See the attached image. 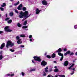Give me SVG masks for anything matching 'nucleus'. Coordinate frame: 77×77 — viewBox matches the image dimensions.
Instances as JSON below:
<instances>
[{
  "label": "nucleus",
  "mask_w": 77,
  "mask_h": 77,
  "mask_svg": "<svg viewBox=\"0 0 77 77\" xmlns=\"http://www.w3.org/2000/svg\"><path fill=\"white\" fill-rule=\"evenodd\" d=\"M54 63H56V61H54Z\"/></svg>",
  "instance_id": "603ef678"
},
{
  "label": "nucleus",
  "mask_w": 77,
  "mask_h": 77,
  "mask_svg": "<svg viewBox=\"0 0 77 77\" xmlns=\"http://www.w3.org/2000/svg\"><path fill=\"white\" fill-rule=\"evenodd\" d=\"M16 39L18 41L17 42L18 44H20L22 43V42L21 41V39H20V37L17 36L16 37Z\"/></svg>",
  "instance_id": "423d86ee"
},
{
  "label": "nucleus",
  "mask_w": 77,
  "mask_h": 77,
  "mask_svg": "<svg viewBox=\"0 0 77 77\" xmlns=\"http://www.w3.org/2000/svg\"><path fill=\"white\" fill-rule=\"evenodd\" d=\"M70 53H71V51H68L66 53L64 54V56H67V55L68 54H70Z\"/></svg>",
  "instance_id": "1a4fd4ad"
},
{
  "label": "nucleus",
  "mask_w": 77,
  "mask_h": 77,
  "mask_svg": "<svg viewBox=\"0 0 77 77\" xmlns=\"http://www.w3.org/2000/svg\"><path fill=\"white\" fill-rule=\"evenodd\" d=\"M5 29L6 32H11L12 31V30L9 29V27L8 26H6L5 28Z\"/></svg>",
  "instance_id": "39448f33"
},
{
  "label": "nucleus",
  "mask_w": 77,
  "mask_h": 77,
  "mask_svg": "<svg viewBox=\"0 0 77 77\" xmlns=\"http://www.w3.org/2000/svg\"><path fill=\"white\" fill-rule=\"evenodd\" d=\"M24 20H23V21H24Z\"/></svg>",
  "instance_id": "e2e57ef3"
},
{
  "label": "nucleus",
  "mask_w": 77,
  "mask_h": 77,
  "mask_svg": "<svg viewBox=\"0 0 77 77\" xmlns=\"http://www.w3.org/2000/svg\"><path fill=\"white\" fill-rule=\"evenodd\" d=\"M10 8H12V5L10 6Z\"/></svg>",
  "instance_id": "5fc2aeb1"
},
{
  "label": "nucleus",
  "mask_w": 77,
  "mask_h": 77,
  "mask_svg": "<svg viewBox=\"0 0 77 77\" xmlns=\"http://www.w3.org/2000/svg\"><path fill=\"white\" fill-rule=\"evenodd\" d=\"M2 51H0V54H2Z\"/></svg>",
  "instance_id": "3c124183"
},
{
  "label": "nucleus",
  "mask_w": 77,
  "mask_h": 77,
  "mask_svg": "<svg viewBox=\"0 0 77 77\" xmlns=\"http://www.w3.org/2000/svg\"><path fill=\"white\" fill-rule=\"evenodd\" d=\"M36 70V69H33L30 70V71H35Z\"/></svg>",
  "instance_id": "cd10ccee"
},
{
  "label": "nucleus",
  "mask_w": 77,
  "mask_h": 77,
  "mask_svg": "<svg viewBox=\"0 0 77 77\" xmlns=\"http://www.w3.org/2000/svg\"><path fill=\"white\" fill-rule=\"evenodd\" d=\"M54 68H57V66H55Z\"/></svg>",
  "instance_id": "864d4df0"
},
{
  "label": "nucleus",
  "mask_w": 77,
  "mask_h": 77,
  "mask_svg": "<svg viewBox=\"0 0 77 77\" xmlns=\"http://www.w3.org/2000/svg\"><path fill=\"white\" fill-rule=\"evenodd\" d=\"M46 54H46V53H45V56H46Z\"/></svg>",
  "instance_id": "bf43d9fd"
},
{
  "label": "nucleus",
  "mask_w": 77,
  "mask_h": 77,
  "mask_svg": "<svg viewBox=\"0 0 77 77\" xmlns=\"http://www.w3.org/2000/svg\"><path fill=\"white\" fill-rule=\"evenodd\" d=\"M5 43H4L2 44L0 47L1 49H2L3 47H5Z\"/></svg>",
  "instance_id": "2eb2a0df"
},
{
  "label": "nucleus",
  "mask_w": 77,
  "mask_h": 77,
  "mask_svg": "<svg viewBox=\"0 0 77 77\" xmlns=\"http://www.w3.org/2000/svg\"><path fill=\"white\" fill-rule=\"evenodd\" d=\"M23 11H26V7H24L23 8Z\"/></svg>",
  "instance_id": "4be33fe9"
},
{
  "label": "nucleus",
  "mask_w": 77,
  "mask_h": 77,
  "mask_svg": "<svg viewBox=\"0 0 77 77\" xmlns=\"http://www.w3.org/2000/svg\"><path fill=\"white\" fill-rule=\"evenodd\" d=\"M21 74H22V75L23 76L24 75V73L23 72H22L21 73Z\"/></svg>",
  "instance_id": "ea45409f"
},
{
  "label": "nucleus",
  "mask_w": 77,
  "mask_h": 77,
  "mask_svg": "<svg viewBox=\"0 0 77 77\" xmlns=\"http://www.w3.org/2000/svg\"><path fill=\"white\" fill-rule=\"evenodd\" d=\"M74 72H72L70 74L71 75H73V74H74Z\"/></svg>",
  "instance_id": "de8ad7c7"
},
{
  "label": "nucleus",
  "mask_w": 77,
  "mask_h": 77,
  "mask_svg": "<svg viewBox=\"0 0 77 77\" xmlns=\"http://www.w3.org/2000/svg\"><path fill=\"white\" fill-rule=\"evenodd\" d=\"M10 51H11V52H14L15 50H12V49H10Z\"/></svg>",
  "instance_id": "2f4dec72"
},
{
  "label": "nucleus",
  "mask_w": 77,
  "mask_h": 77,
  "mask_svg": "<svg viewBox=\"0 0 77 77\" xmlns=\"http://www.w3.org/2000/svg\"><path fill=\"white\" fill-rule=\"evenodd\" d=\"M26 30H27V29H26Z\"/></svg>",
  "instance_id": "0e129e2a"
},
{
  "label": "nucleus",
  "mask_w": 77,
  "mask_h": 77,
  "mask_svg": "<svg viewBox=\"0 0 77 77\" xmlns=\"http://www.w3.org/2000/svg\"><path fill=\"white\" fill-rule=\"evenodd\" d=\"M75 62V61H73V62Z\"/></svg>",
  "instance_id": "680f3d73"
},
{
  "label": "nucleus",
  "mask_w": 77,
  "mask_h": 77,
  "mask_svg": "<svg viewBox=\"0 0 77 77\" xmlns=\"http://www.w3.org/2000/svg\"><path fill=\"white\" fill-rule=\"evenodd\" d=\"M75 55L77 56V52L75 53Z\"/></svg>",
  "instance_id": "8fccbe9b"
},
{
  "label": "nucleus",
  "mask_w": 77,
  "mask_h": 77,
  "mask_svg": "<svg viewBox=\"0 0 77 77\" xmlns=\"http://www.w3.org/2000/svg\"><path fill=\"white\" fill-rule=\"evenodd\" d=\"M3 58V57L2 56V55H1L0 56V60H2Z\"/></svg>",
  "instance_id": "c85d7f7f"
},
{
  "label": "nucleus",
  "mask_w": 77,
  "mask_h": 77,
  "mask_svg": "<svg viewBox=\"0 0 77 77\" xmlns=\"http://www.w3.org/2000/svg\"><path fill=\"white\" fill-rule=\"evenodd\" d=\"M74 64H73L71 66L69 67V69H70L72 67H73V66H74Z\"/></svg>",
  "instance_id": "a211bd4d"
},
{
  "label": "nucleus",
  "mask_w": 77,
  "mask_h": 77,
  "mask_svg": "<svg viewBox=\"0 0 77 77\" xmlns=\"http://www.w3.org/2000/svg\"><path fill=\"white\" fill-rule=\"evenodd\" d=\"M14 13L12 12H11L9 14V15L11 16V17H12Z\"/></svg>",
  "instance_id": "f3484780"
},
{
  "label": "nucleus",
  "mask_w": 77,
  "mask_h": 77,
  "mask_svg": "<svg viewBox=\"0 0 77 77\" xmlns=\"http://www.w3.org/2000/svg\"><path fill=\"white\" fill-rule=\"evenodd\" d=\"M51 77V75H50L48 76V77Z\"/></svg>",
  "instance_id": "37998d69"
},
{
  "label": "nucleus",
  "mask_w": 77,
  "mask_h": 77,
  "mask_svg": "<svg viewBox=\"0 0 77 77\" xmlns=\"http://www.w3.org/2000/svg\"><path fill=\"white\" fill-rule=\"evenodd\" d=\"M73 54H74V53H73V52H72L70 54V56H72V55H73Z\"/></svg>",
  "instance_id": "72a5a7b5"
},
{
  "label": "nucleus",
  "mask_w": 77,
  "mask_h": 77,
  "mask_svg": "<svg viewBox=\"0 0 77 77\" xmlns=\"http://www.w3.org/2000/svg\"><path fill=\"white\" fill-rule=\"evenodd\" d=\"M42 65H43V66H45L47 65V62H45L44 61H43L41 63Z\"/></svg>",
  "instance_id": "9b49d317"
},
{
  "label": "nucleus",
  "mask_w": 77,
  "mask_h": 77,
  "mask_svg": "<svg viewBox=\"0 0 77 77\" xmlns=\"http://www.w3.org/2000/svg\"><path fill=\"white\" fill-rule=\"evenodd\" d=\"M27 27H28L27 26H23L22 27V28L23 29H26V28H27Z\"/></svg>",
  "instance_id": "b1692460"
},
{
  "label": "nucleus",
  "mask_w": 77,
  "mask_h": 77,
  "mask_svg": "<svg viewBox=\"0 0 77 77\" xmlns=\"http://www.w3.org/2000/svg\"><path fill=\"white\" fill-rule=\"evenodd\" d=\"M1 16H2V15L1 14H0V17H1Z\"/></svg>",
  "instance_id": "052dcab7"
},
{
  "label": "nucleus",
  "mask_w": 77,
  "mask_h": 77,
  "mask_svg": "<svg viewBox=\"0 0 77 77\" xmlns=\"http://www.w3.org/2000/svg\"><path fill=\"white\" fill-rule=\"evenodd\" d=\"M15 12L16 13H17V14H18V11L16 10H15Z\"/></svg>",
  "instance_id": "e433bc0d"
},
{
  "label": "nucleus",
  "mask_w": 77,
  "mask_h": 77,
  "mask_svg": "<svg viewBox=\"0 0 77 77\" xmlns=\"http://www.w3.org/2000/svg\"><path fill=\"white\" fill-rule=\"evenodd\" d=\"M20 47H21L22 48H24V46L23 45H21L20 46Z\"/></svg>",
  "instance_id": "a19ab883"
},
{
  "label": "nucleus",
  "mask_w": 77,
  "mask_h": 77,
  "mask_svg": "<svg viewBox=\"0 0 77 77\" xmlns=\"http://www.w3.org/2000/svg\"><path fill=\"white\" fill-rule=\"evenodd\" d=\"M58 71H59V69H56L54 70L55 72H58Z\"/></svg>",
  "instance_id": "7c9ffc66"
},
{
  "label": "nucleus",
  "mask_w": 77,
  "mask_h": 77,
  "mask_svg": "<svg viewBox=\"0 0 77 77\" xmlns=\"http://www.w3.org/2000/svg\"><path fill=\"white\" fill-rule=\"evenodd\" d=\"M12 20H10L8 21V23H12Z\"/></svg>",
  "instance_id": "bb28decb"
},
{
  "label": "nucleus",
  "mask_w": 77,
  "mask_h": 77,
  "mask_svg": "<svg viewBox=\"0 0 77 77\" xmlns=\"http://www.w3.org/2000/svg\"><path fill=\"white\" fill-rule=\"evenodd\" d=\"M61 51H62V49L61 48H59L58 50L56 51V52L58 53V55L60 56H62L61 58L60 59V61H62L63 60V54L60 53Z\"/></svg>",
  "instance_id": "f03ea898"
},
{
  "label": "nucleus",
  "mask_w": 77,
  "mask_h": 77,
  "mask_svg": "<svg viewBox=\"0 0 77 77\" xmlns=\"http://www.w3.org/2000/svg\"><path fill=\"white\" fill-rule=\"evenodd\" d=\"M14 45V44L12 42L10 41H8L7 43L6 47L7 48H8V47H9V46L12 47Z\"/></svg>",
  "instance_id": "7ed1b4c3"
},
{
  "label": "nucleus",
  "mask_w": 77,
  "mask_h": 77,
  "mask_svg": "<svg viewBox=\"0 0 77 77\" xmlns=\"http://www.w3.org/2000/svg\"><path fill=\"white\" fill-rule=\"evenodd\" d=\"M3 32L2 31H0V34H1V33H2Z\"/></svg>",
  "instance_id": "c03bdc74"
},
{
  "label": "nucleus",
  "mask_w": 77,
  "mask_h": 77,
  "mask_svg": "<svg viewBox=\"0 0 77 77\" xmlns=\"http://www.w3.org/2000/svg\"><path fill=\"white\" fill-rule=\"evenodd\" d=\"M48 69V66H47L46 68H45V70H47Z\"/></svg>",
  "instance_id": "f704fd0d"
},
{
  "label": "nucleus",
  "mask_w": 77,
  "mask_h": 77,
  "mask_svg": "<svg viewBox=\"0 0 77 77\" xmlns=\"http://www.w3.org/2000/svg\"><path fill=\"white\" fill-rule=\"evenodd\" d=\"M22 6H23L22 4H20V5L18 7L17 9H18V10H21Z\"/></svg>",
  "instance_id": "ddd939ff"
},
{
  "label": "nucleus",
  "mask_w": 77,
  "mask_h": 77,
  "mask_svg": "<svg viewBox=\"0 0 77 77\" xmlns=\"http://www.w3.org/2000/svg\"><path fill=\"white\" fill-rule=\"evenodd\" d=\"M58 76L60 77H65V76L64 75H56L54 77H58Z\"/></svg>",
  "instance_id": "f8f14e48"
},
{
  "label": "nucleus",
  "mask_w": 77,
  "mask_h": 77,
  "mask_svg": "<svg viewBox=\"0 0 77 77\" xmlns=\"http://www.w3.org/2000/svg\"><path fill=\"white\" fill-rule=\"evenodd\" d=\"M14 74H12L11 75H10V74H7V75H8V76H9V75H11V76H14Z\"/></svg>",
  "instance_id": "5701e85b"
},
{
  "label": "nucleus",
  "mask_w": 77,
  "mask_h": 77,
  "mask_svg": "<svg viewBox=\"0 0 77 77\" xmlns=\"http://www.w3.org/2000/svg\"><path fill=\"white\" fill-rule=\"evenodd\" d=\"M0 9L1 10V11H4V8H0Z\"/></svg>",
  "instance_id": "c756f323"
},
{
  "label": "nucleus",
  "mask_w": 77,
  "mask_h": 77,
  "mask_svg": "<svg viewBox=\"0 0 77 77\" xmlns=\"http://www.w3.org/2000/svg\"><path fill=\"white\" fill-rule=\"evenodd\" d=\"M20 37L22 38H24L25 37V35L24 34H22L20 35Z\"/></svg>",
  "instance_id": "6ab92c4d"
},
{
  "label": "nucleus",
  "mask_w": 77,
  "mask_h": 77,
  "mask_svg": "<svg viewBox=\"0 0 77 77\" xmlns=\"http://www.w3.org/2000/svg\"><path fill=\"white\" fill-rule=\"evenodd\" d=\"M6 6V3H4L3 5H1V7H5Z\"/></svg>",
  "instance_id": "412c9836"
},
{
  "label": "nucleus",
  "mask_w": 77,
  "mask_h": 77,
  "mask_svg": "<svg viewBox=\"0 0 77 77\" xmlns=\"http://www.w3.org/2000/svg\"><path fill=\"white\" fill-rule=\"evenodd\" d=\"M63 50L64 51H66L67 50V49L66 48H64L63 49Z\"/></svg>",
  "instance_id": "79ce46f5"
},
{
  "label": "nucleus",
  "mask_w": 77,
  "mask_h": 77,
  "mask_svg": "<svg viewBox=\"0 0 77 77\" xmlns=\"http://www.w3.org/2000/svg\"><path fill=\"white\" fill-rule=\"evenodd\" d=\"M32 38V35H30L29 36V38L30 39H29V41L30 42H33V41H34V40L33 39V38Z\"/></svg>",
  "instance_id": "0eeeda50"
},
{
  "label": "nucleus",
  "mask_w": 77,
  "mask_h": 77,
  "mask_svg": "<svg viewBox=\"0 0 77 77\" xmlns=\"http://www.w3.org/2000/svg\"><path fill=\"white\" fill-rule=\"evenodd\" d=\"M56 57V54L54 53H53L51 56V57H52V58H54V57Z\"/></svg>",
  "instance_id": "dca6fc26"
},
{
  "label": "nucleus",
  "mask_w": 77,
  "mask_h": 77,
  "mask_svg": "<svg viewBox=\"0 0 77 77\" xmlns=\"http://www.w3.org/2000/svg\"><path fill=\"white\" fill-rule=\"evenodd\" d=\"M44 74H43V76H45L46 75V73H45V72H44Z\"/></svg>",
  "instance_id": "c9c22d12"
},
{
  "label": "nucleus",
  "mask_w": 77,
  "mask_h": 77,
  "mask_svg": "<svg viewBox=\"0 0 77 77\" xmlns=\"http://www.w3.org/2000/svg\"><path fill=\"white\" fill-rule=\"evenodd\" d=\"M72 70H73V72H74V70H75V68H73V69H72Z\"/></svg>",
  "instance_id": "09e8293b"
},
{
  "label": "nucleus",
  "mask_w": 77,
  "mask_h": 77,
  "mask_svg": "<svg viewBox=\"0 0 77 77\" xmlns=\"http://www.w3.org/2000/svg\"><path fill=\"white\" fill-rule=\"evenodd\" d=\"M77 25H75L74 26V28L75 29H77Z\"/></svg>",
  "instance_id": "4c0bfd02"
},
{
  "label": "nucleus",
  "mask_w": 77,
  "mask_h": 77,
  "mask_svg": "<svg viewBox=\"0 0 77 77\" xmlns=\"http://www.w3.org/2000/svg\"><path fill=\"white\" fill-rule=\"evenodd\" d=\"M42 3L43 5H47V2L45 0H43L42 1Z\"/></svg>",
  "instance_id": "9d476101"
},
{
  "label": "nucleus",
  "mask_w": 77,
  "mask_h": 77,
  "mask_svg": "<svg viewBox=\"0 0 77 77\" xmlns=\"http://www.w3.org/2000/svg\"><path fill=\"white\" fill-rule=\"evenodd\" d=\"M68 65V61H65L64 63V66H67Z\"/></svg>",
  "instance_id": "4468645a"
},
{
  "label": "nucleus",
  "mask_w": 77,
  "mask_h": 77,
  "mask_svg": "<svg viewBox=\"0 0 77 77\" xmlns=\"http://www.w3.org/2000/svg\"><path fill=\"white\" fill-rule=\"evenodd\" d=\"M6 17H7V15H8V14H6Z\"/></svg>",
  "instance_id": "6e6d98bb"
},
{
  "label": "nucleus",
  "mask_w": 77,
  "mask_h": 77,
  "mask_svg": "<svg viewBox=\"0 0 77 77\" xmlns=\"http://www.w3.org/2000/svg\"><path fill=\"white\" fill-rule=\"evenodd\" d=\"M32 62L33 63H35V62H34L33 60H32Z\"/></svg>",
  "instance_id": "a18cd8bd"
},
{
  "label": "nucleus",
  "mask_w": 77,
  "mask_h": 77,
  "mask_svg": "<svg viewBox=\"0 0 77 77\" xmlns=\"http://www.w3.org/2000/svg\"><path fill=\"white\" fill-rule=\"evenodd\" d=\"M41 11V10L39 9L38 8H36L35 10V14H39V12Z\"/></svg>",
  "instance_id": "6e6552de"
},
{
  "label": "nucleus",
  "mask_w": 77,
  "mask_h": 77,
  "mask_svg": "<svg viewBox=\"0 0 77 77\" xmlns=\"http://www.w3.org/2000/svg\"><path fill=\"white\" fill-rule=\"evenodd\" d=\"M8 20H9V18H7L5 19V21H8Z\"/></svg>",
  "instance_id": "58836bf2"
},
{
  "label": "nucleus",
  "mask_w": 77,
  "mask_h": 77,
  "mask_svg": "<svg viewBox=\"0 0 77 77\" xmlns=\"http://www.w3.org/2000/svg\"><path fill=\"white\" fill-rule=\"evenodd\" d=\"M34 59H35V60L36 61H38V62H41V59L40 58V57H33Z\"/></svg>",
  "instance_id": "20e7f679"
},
{
  "label": "nucleus",
  "mask_w": 77,
  "mask_h": 77,
  "mask_svg": "<svg viewBox=\"0 0 77 77\" xmlns=\"http://www.w3.org/2000/svg\"><path fill=\"white\" fill-rule=\"evenodd\" d=\"M19 3H20V2H19V1H18L17 3L15 4H14V6H17V5H18L19 4Z\"/></svg>",
  "instance_id": "393cba45"
},
{
  "label": "nucleus",
  "mask_w": 77,
  "mask_h": 77,
  "mask_svg": "<svg viewBox=\"0 0 77 77\" xmlns=\"http://www.w3.org/2000/svg\"><path fill=\"white\" fill-rule=\"evenodd\" d=\"M45 72H48V70H45Z\"/></svg>",
  "instance_id": "49530a36"
},
{
  "label": "nucleus",
  "mask_w": 77,
  "mask_h": 77,
  "mask_svg": "<svg viewBox=\"0 0 77 77\" xmlns=\"http://www.w3.org/2000/svg\"><path fill=\"white\" fill-rule=\"evenodd\" d=\"M27 20L25 21L23 23V25H26L27 24Z\"/></svg>",
  "instance_id": "a878e982"
},
{
  "label": "nucleus",
  "mask_w": 77,
  "mask_h": 77,
  "mask_svg": "<svg viewBox=\"0 0 77 77\" xmlns=\"http://www.w3.org/2000/svg\"><path fill=\"white\" fill-rule=\"evenodd\" d=\"M51 77H54V76H52V75H51Z\"/></svg>",
  "instance_id": "13d9d810"
},
{
  "label": "nucleus",
  "mask_w": 77,
  "mask_h": 77,
  "mask_svg": "<svg viewBox=\"0 0 77 77\" xmlns=\"http://www.w3.org/2000/svg\"><path fill=\"white\" fill-rule=\"evenodd\" d=\"M28 15V11H26L24 13H23V12L21 11L20 13V15H19V17L20 18H23L24 17H27Z\"/></svg>",
  "instance_id": "f257e3e1"
},
{
  "label": "nucleus",
  "mask_w": 77,
  "mask_h": 77,
  "mask_svg": "<svg viewBox=\"0 0 77 77\" xmlns=\"http://www.w3.org/2000/svg\"><path fill=\"white\" fill-rule=\"evenodd\" d=\"M14 0H10V1H11V2H12V1H14Z\"/></svg>",
  "instance_id": "4d7b16f0"
},
{
  "label": "nucleus",
  "mask_w": 77,
  "mask_h": 77,
  "mask_svg": "<svg viewBox=\"0 0 77 77\" xmlns=\"http://www.w3.org/2000/svg\"><path fill=\"white\" fill-rule=\"evenodd\" d=\"M18 27H20L21 26V25L20 24V23H18L17 24Z\"/></svg>",
  "instance_id": "aec40b11"
},
{
  "label": "nucleus",
  "mask_w": 77,
  "mask_h": 77,
  "mask_svg": "<svg viewBox=\"0 0 77 77\" xmlns=\"http://www.w3.org/2000/svg\"><path fill=\"white\" fill-rule=\"evenodd\" d=\"M47 57L48 58H49V59H50V58H51V57L50 55H47Z\"/></svg>",
  "instance_id": "473e14b6"
}]
</instances>
